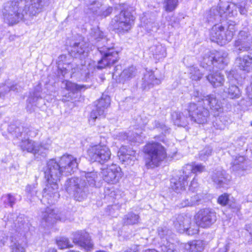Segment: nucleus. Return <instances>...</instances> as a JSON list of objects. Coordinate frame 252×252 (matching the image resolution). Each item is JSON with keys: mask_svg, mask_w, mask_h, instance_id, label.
Returning a JSON list of instances; mask_svg holds the SVG:
<instances>
[{"mask_svg": "<svg viewBox=\"0 0 252 252\" xmlns=\"http://www.w3.org/2000/svg\"><path fill=\"white\" fill-rule=\"evenodd\" d=\"M80 159L72 155H64L59 162L52 159L48 161L44 170L45 177L47 184L43 190L40 201L45 205L55 204L60 197L57 182L63 175L67 176L74 173L78 165Z\"/></svg>", "mask_w": 252, "mask_h": 252, "instance_id": "f257e3e1", "label": "nucleus"}, {"mask_svg": "<svg viewBox=\"0 0 252 252\" xmlns=\"http://www.w3.org/2000/svg\"><path fill=\"white\" fill-rule=\"evenodd\" d=\"M47 0H12L6 2L2 10L5 22L9 25L29 20L41 12Z\"/></svg>", "mask_w": 252, "mask_h": 252, "instance_id": "f03ea898", "label": "nucleus"}, {"mask_svg": "<svg viewBox=\"0 0 252 252\" xmlns=\"http://www.w3.org/2000/svg\"><path fill=\"white\" fill-rule=\"evenodd\" d=\"M98 178L96 172H83L80 178L73 177L66 180L64 188L70 194H72L74 199L81 201L87 197L90 188L95 186Z\"/></svg>", "mask_w": 252, "mask_h": 252, "instance_id": "7ed1b4c3", "label": "nucleus"}, {"mask_svg": "<svg viewBox=\"0 0 252 252\" xmlns=\"http://www.w3.org/2000/svg\"><path fill=\"white\" fill-rule=\"evenodd\" d=\"M233 52L237 54L248 52V55L236 59L240 69L250 72L252 69V35L248 30L240 31L233 44Z\"/></svg>", "mask_w": 252, "mask_h": 252, "instance_id": "20e7f679", "label": "nucleus"}, {"mask_svg": "<svg viewBox=\"0 0 252 252\" xmlns=\"http://www.w3.org/2000/svg\"><path fill=\"white\" fill-rule=\"evenodd\" d=\"M210 116L209 110L201 106V102L198 100L197 104L190 103L189 105L187 111L183 113L174 112L172 114V118L175 125L185 126L189 121L197 124H204L207 122Z\"/></svg>", "mask_w": 252, "mask_h": 252, "instance_id": "39448f33", "label": "nucleus"}, {"mask_svg": "<svg viewBox=\"0 0 252 252\" xmlns=\"http://www.w3.org/2000/svg\"><path fill=\"white\" fill-rule=\"evenodd\" d=\"M91 34L98 42L97 49L101 55V59L98 62L97 68L102 69L115 64L119 60L118 52L113 45H109V40L104 37L103 32L96 28L92 31Z\"/></svg>", "mask_w": 252, "mask_h": 252, "instance_id": "423d86ee", "label": "nucleus"}, {"mask_svg": "<svg viewBox=\"0 0 252 252\" xmlns=\"http://www.w3.org/2000/svg\"><path fill=\"white\" fill-rule=\"evenodd\" d=\"M241 2L234 0L232 3H224L220 5L219 8H212L207 16L209 23L220 22L228 16L234 17L237 15V9L242 15L246 16L247 9L245 7V0H240Z\"/></svg>", "mask_w": 252, "mask_h": 252, "instance_id": "0eeeda50", "label": "nucleus"}, {"mask_svg": "<svg viewBox=\"0 0 252 252\" xmlns=\"http://www.w3.org/2000/svg\"><path fill=\"white\" fill-rule=\"evenodd\" d=\"M36 133H33L28 128L16 127L12 132V135L21 140V148L23 151H27L34 155L38 154L42 157L46 155L47 149L38 142H36L29 139V136H35Z\"/></svg>", "mask_w": 252, "mask_h": 252, "instance_id": "6e6552de", "label": "nucleus"}, {"mask_svg": "<svg viewBox=\"0 0 252 252\" xmlns=\"http://www.w3.org/2000/svg\"><path fill=\"white\" fill-rule=\"evenodd\" d=\"M145 165L148 168H153L159 165L166 158L165 148L159 143H149L145 146Z\"/></svg>", "mask_w": 252, "mask_h": 252, "instance_id": "1a4fd4ad", "label": "nucleus"}, {"mask_svg": "<svg viewBox=\"0 0 252 252\" xmlns=\"http://www.w3.org/2000/svg\"><path fill=\"white\" fill-rule=\"evenodd\" d=\"M227 56V53L222 51L208 52L203 57L200 65L209 72H213L215 67L223 69L228 63Z\"/></svg>", "mask_w": 252, "mask_h": 252, "instance_id": "9d476101", "label": "nucleus"}, {"mask_svg": "<svg viewBox=\"0 0 252 252\" xmlns=\"http://www.w3.org/2000/svg\"><path fill=\"white\" fill-rule=\"evenodd\" d=\"M236 30L235 25L229 23L227 27L221 24H215L210 32V38L212 41L222 45L230 41Z\"/></svg>", "mask_w": 252, "mask_h": 252, "instance_id": "9b49d317", "label": "nucleus"}, {"mask_svg": "<svg viewBox=\"0 0 252 252\" xmlns=\"http://www.w3.org/2000/svg\"><path fill=\"white\" fill-rule=\"evenodd\" d=\"M134 17L128 9L122 10L119 15L116 16L112 21V24L115 29L119 32H127L133 24Z\"/></svg>", "mask_w": 252, "mask_h": 252, "instance_id": "f8f14e48", "label": "nucleus"}, {"mask_svg": "<svg viewBox=\"0 0 252 252\" xmlns=\"http://www.w3.org/2000/svg\"><path fill=\"white\" fill-rule=\"evenodd\" d=\"M89 157L92 161L103 164L108 161L111 157V152L105 145L98 144L90 147L88 150Z\"/></svg>", "mask_w": 252, "mask_h": 252, "instance_id": "ddd939ff", "label": "nucleus"}, {"mask_svg": "<svg viewBox=\"0 0 252 252\" xmlns=\"http://www.w3.org/2000/svg\"><path fill=\"white\" fill-rule=\"evenodd\" d=\"M196 224L202 228H208L214 224L216 220V213L211 209L200 210L195 216Z\"/></svg>", "mask_w": 252, "mask_h": 252, "instance_id": "4468645a", "label": "nucleus"}, {"mask_svg": "<svg viewBox=\"0 0 252 252\" xmlns=\"http://www.w3.org/2000/svg\"><path fill=\"white\" fill-rule=\"evenodd\" d=\"M66 218L65 212H60L57 209L47 208L46 210L42 212L41 223L44 227L49 226L58 220L64 221Z\"/></svg>", "mask_w": 252, "mask_h": 252, "instance_id": "2eb2a0df", "label": "nucleus"}, {"mask_svg": "<svg viewBox=\"0 0 252 252\" xmlns=\"http://www.w3.org/2000/svg\"><path fill=\"white\" fill-rule=\"evenodd\" d=\"M101 174L105 182L112 184L117 183L122 177L121 168L116 164L102 169Z\"/></svg>", "mask_w": 252, "mask_h": 252, "instance_id": "dca6fc26", "label": "nucleus"}, {"mask_svg": "<svg viewBox=\"0 0 252 252\" xmlns=\"http://www.w3.org/2000/svg\"><path fill=\"white\" fill-rule=\"evenodd\" d=\"M191 223V218L184 214L178 215L174 221V225L176 230L180 233L186 232L189 235L196 233L197 230H193L190 232L189 225Z\"/></svg>", "mask_w": 252, "mask_h": 252, "instance_id": "f3484780", "label": "nucleus"}, {"mask_svg": "<svg viewBox=\"0 0 252 252\" xmlns=\"http://www.w3.org/2000/svg\"><path fill=\"white\" fill-rule=\"evenodd\" d=\"M201 99L204 105H207L210 107L215 116H218L220 113L222 112V103L220 100L217 99L214 94L203 96Z\"/></svg>", "mask_w": 252, "mask_h": 252, "instance_id": "a211bd4d", "label": "nucleus"}, {"mask_svg": "<svg viewBox=\"0 0 252 252\" xmlns=\"http://www.w3.org/2000/svg\"><path fill=\"white\" fill-rule=\"evenodd\" d=\"M72 239L74 243L79 245L87 251H91L93 248L94 245L89 235L86 232H75Z\"/></svg>", "mask_w": 252, "mask_h": 252, "instance_id": "6ab92c4d", "label": "nucleus"}, {"mask_svg": "<svg viewBox=\"0 0 252 252\" xmlns=\"http://www.w3.org/2000/svg\"><path fill=\"white\" fill-rule=\"evenodd\" d=\"M189 180L188 175L183 170L182 174L178 177V178H174L171 179V188L177 193H180L185 190Z\"/></svg>", "mask_w": 252, "mask_h": 252, "instance_id": "aec40b11", "label": "nucleus"}, {"mask_svg": "<svg viewBox=\"0 0 252 252\" xmlns=\"http://www.w3.org/2000/svg\"><path fill=\"white\" fill-rule=\"evenodd\" d=\"M120 160L126 164H132L136 159V152L128 148L126 146H122L118 152Z\"/></svg>", "mask_w": 252, "mask_h": 252, "instance_id": "412c9836", "label": "nucleus"}, {"mask_svg": "<svg viewBox=\"0 0 252 252\" xmlns=\"http://www.w3.org/2000/svg\"><path fill=\"white\" fill-rule=\"evenodd\" d=\"M160 82V80L155 77L153 71H146L144 74V76L142 78L141 88L143 90L147 91L153 88L155 85L159 84Z\"/></svg>", "mask_w": 252, "mask_h": 252, "instance_id": "4be33fe9", "label": "nucleus"}, {"mask_svg": "<svg viewBox=\"0 0 252 252\" xmlns=\"http://www.w3.org/2000/svg\"><path fill=\"white\" fill-rule=\"evenodd\" d=\"M230 169L238 176H242L247 169L246 158L243 156H236L231 162Z\"/></svg>", "mask_w": 252, "mask_h": 252, "instance_id": "5701e85b", "label": "nucleus"}, {"mask_svg": "<svg viewBox=\"0 0 252 252\" xmlns=\"http://www.w3.org/2000/svg\"><path fill=\"white\" fill-rule=\"evenodd\" d=\"M212 179L219 188L224 187L230 182V176L222 169L215 170L212 173Z\"/></svg>", "mask_w": 252, "mask_h": 252, "instance_id": "b1692460", "label": "nucleus"}, {"mask_svg": "<svg viewBox=\"0 0 252 252\" xmlns=\"http://www.w3.org/2000/svg\"><path fill=\"white\" fill-rule=\"evenodd\" d=\"M185 174L188 175V177L190 179L193 174L197 176V174L201 173L205 171V167L202 164H196L195 163H191L186 165L183 169Z\"/></svg>", "mask_w": 252, "mask_h": 252, "instance_id": "393cba45", "label": "nucleus"}, {"mask_svg": "<svg viewBox=\"0 0 252 252\" xmlns=\"http://www.w3.org/2000/svg\"><path fill=\"white\" fill-rule=\"evenodd\" d=\"M149 54L156 60L165 58L166 56L165 48L159 43L151 46L149 48Z\"/></svg>", "mask_w": 252, "mask_h": 252, "instance_id": "a878e982", "label": "nucleus"}, {"mask_svg": "<svg viewBox=\"0 0 252 252\" xmlns=\"http://www.w3.org/2000/svg\"><path fill=\"white\" fill-rule=\"evenodd\" d=\"M158 236L161 239V243L167 242V244H168L170 241L174 240L175 237V235L171 230L166 226L159 227L158 229Z\"/></svg>", "mask_w": 252, "mask_h": 252, "instance_id": "bb28decb", "label": "nucleus"}, {"mask_svg": "<svg viewBox=\"0 0 252 252\" xmlns=\"http://www.w3.org/2000/svg\"><path fill=\"white\" fill-rule=\"evenodd\" d=\"M88 46V44L84 41L75 42L71 47L70 54L72 57L77 58L87 52Z\"/></svg>", "mask_w": 252, "mask_h": 252, "instance_id": "cd10ccee", "label": "nucleus"}, {"mask_svg": "<svg viewBox=\"0 0 252 252\" xmlns=\"http://www.w3.org/2000/svg\"><path fill=\"white\" fill-rule=\"evenodd\" d=\"M206 78L214 87L222 86L224 81V76L219 71H216L214 74H209Z\"/></svg>", "mask_w": 252, "mask_h": 252, "instance_id": "c85d7f7f", "label": "nucleus"}, {"mask_svg": "<svg viewBox=\"0 0 252 252\" xmlns=\"http://www.w3.org/2000/svg\"><path fill=\"white\" fill-rule=\"evenodd\" d=\"M5 226L14 229L16 231L20 232L25 227V221L22 217H18L14 220L8 219L7 221H6Z\"/></svg>", "mask_w": 252, "mask_h": 252, "instance_id": "c756f323", "label": "nucleus"}, {"mask_svg": "<svg viewBox=\"0 0 252 252\" xmlns=\"http://www.w3.org/2000/svg\"><path fill=\"white\" fill-rule=\"evenodd\" d=\"M41 90L42 88L40 84L35 86L33 91L30 93V95L27 99V102L32 106L36 105L37 100L41 98L40 95Z\"/></svg>", "mask_w": 252, "mask_h": 252, "instance_id": "7c9ffc66", "label": "nucleus"}, {"mask_svg": "<svg viewBox=\"0 0 252 252\" xmlns=\"http://www.w3.org/2000/svg\"><path fill=\"white\" fill-rule=\"evenodd\" d=\"M205 247V244L202 240H193L188 243L185 248L188 250H190L192 252H201Z\"/></svg>", "mask_w": 252, "mask_h": 252, "instance_id": "2f4dec72", "label": "nucleus"}, {"mask_svg": "<svg viewBox=\"0 0 252 252\" xmlns=\"http://www.w3.org/2000/svg\"><path fill=\"white\" fill-rule=\"evenodd\" d=\"M136 73V69L134 66H129L125 69L120 75V81L124 83L135 77Z\"/></svg>", "mask_w": 252, "mask_h": 252, "instance_id": "473e14b6", "label": "nucleus"}, {"mask_svg": "<svg viewBox=\"0 0 252 252\" xmlns=\"http://www.w3.org/2000/svg\"><path fill=\"white\" fill-rule=\"evenodd\" d=\"M117 138L119 140L125 141L127 140L133 143H140L142 141L141 136L137 133H133L130 135H127L125 132H121L117 135Z\"/></svg>", "mask_w": 252, "mask_h": 252, "instance_id": "72a5a7b5", "label": "nucleus"}, {"mask_svg": "<svg viewBox=\"0 0 252 252\" xmlns=\"http://www.w3.org/2000/svg\"><path fill=\"white\" fill-rule=\"evenodd\" d=\"M140 220L139 215L133 212H129L124 216L123 222L125 225H133L139 223Z\"/></svg>", "mask_w": 252, "mask_h": 252, "instance_id": "f704fd0d", "label": "nucleus"}, {"mask_svg": "<svg viewBox=\"0 0 252 252\" xmlns=\"http://www.w3.org/2000/svg\"><path fill=\"white\" fill-rule=\"evenodd\" d=\"M72 65L70 64H65V66H58V75L65 77L70 71L72 75L77 73L79 71V67L77 66L76 67L72 68Z\"/></svg>", "mask_w": 252, "mask_h": 252, "instance_id": "c9c22d12", "label": "nucleus"}, {"mask_svg": "<svg viewBox=\"0 0 252 252\" xmlns=\"http://www.w3.org/2000/svg\"><path fill=\"white\" fill-rule=\"evenodd\" d=\"M63 84H64V87L67 90L70 91L73 93L81 91L83 89L85 90L89 88V87L87 86L86 85H78L66 80L65 81V82H63Z\"/></svg>", "mask_w": 252, "mask_h": 252, "instance_id": "e433bc0d", "label": "nucleus"}, {"mask_svg": "<svg viewBox=\"0 0 252 252\" xmlns=\"http://www.w3.org/2000/svg\"><path fill=\"white\" fill-rule=\"evenodd\" d=\"M110 104V98L106 94H102L101 97L98 99L95 105V107L99 109L103 110L105 112V110Z\"/></svg>", "mask_w": 252, "mask_h": 252, "instance_id": "4c0bfd02", "label": "nucleus"}, {"mask_svg": "<svg viewBox=\"0 0 252 252\" xmlns=\"http://www.w3.org/2000/svg\"><path fill=\"white\" fill-rule=\"evenodd\" d=\"M104 117L105 114L103 110L94 106L90 113L89 121L91 125H94V122L97 119H100Z\"/></svg>", "mask_w": 252, "mask_h": 252, "instance_id": "58836bf2", "label": "nucleus"}, {"mask_svg": "<svg viewBox=\"0 0 252 252\" xmlns=\"http://www.w3.org/2000/svg\"><path fill=\"white\" fill-rule=\"evenodd\" d=\"M36 184L28 185L25 189L27 197L31 201L34 200L37 194Z\"/></svg>", "mask_w": 252, "mask_h": 252, "instance_id": "ea45409f", "label": "nucleus"}, {"mask_svg": "<svg viewBox=\"0 0 252 252\" xmlns=\"http://www.w3.org/2000/svg\"><path fill=\"white\" fill-rule=\"evenodd\" d=\"M1 200L5 207L7 206L13 207L16 202L15 196L11 193L3 195L1 198Z\"/></svg>", "mask_w": 252, "mask_h": 252, "instance_id": "a19ab883", "label": "nucleus"}, {"mask_svg": "<svg viewBox=\"0 0 252 252\" xmlns=\"http://www.w3.org/2000/svg\"><path fill=\"white\" fill-rule=\"evenodd\" d=\"M189 76L192 80L197 81L200 80L204 73H202L197 66H191L189 68Z\"/></svg>", "mask_w": 252, "mask_h": 252, "instance_id": "79ce46f5", "label": "nucleus"}, {"mask_svg": "<svg viewBox=\"0 0 252 252\" xmlns=\"http://www.w3.org/2000/svg\"><path fill=\"white\" fill-rule=\"evenodd\" d=\"M11 252H26V244L23 242H12L10 246Z\"/></svg>", "mask_w": 252, "mask_h": 252, "instance_id": "37998d69", "label": "nucleus"}, {"mask_svg": "<svg viewBox=\"0 0 252 252\" xmlns=\"http://www.w3.org/2000/svg\"><path fill=\"white\" fill-rule=\"evenodd\" d=\"M213 152V148L210 146L205 147L199 154V158L201 160L205 161L211 156Z\"/></svg>", "mask_w": 252, "mask_h": 252, "instance_id": "c03bdc74", "label": "nucleus"}, {"mask_svg": "<svg viewBox=\"0 0 252 252\" xmlns=\"http://www.w3.org/2000/svg\"><path fill=\"white\" fill-rule=\"evenodd\" d=\"M57 244L60 249H64L73 247L68 239L66 237H61L57 240Z\"/></svg>", "mask_w": 252, "mask_h": 252, "instance_id": "a18cd8bd", "label": "nucleus"}, {"mask_svg": "<svg viewBox=\"0 0 252 252\" xmlns=\"http://www.w3.org/2000/svg\"><path fill=\"white\" fill-rule=\"evenodd\" d=\"M178 0H165L164 7L167 12H171L174 10L177 7Z\"/></svg>", "mask_w": 252, "mask_h": 252, "instance_id": "49530a36", "label": "nucleus"}, {"mask_svg": "<svg viewBox=\"0 0 252 252\" xmlns=\"http://www.w3.org/2000/svg\"><path fill=\"white\" fill-rule=\"evenodd\" d=\"M218 202L222 206H225L228 204L232 208H236L237 209H239L235 204H233V205L229 204L228 195L225 193L222 194L219 197L218 199Z\"/></svg>", "mask_w": 252, "mask_h": 252, "instance_id": "de8ad7c7", "label": "nucleus"}, {"mask_svg": "<svg viewBox=\"0 0 252 252\" xmlns=\"http://www.w3.org/2000/svg\"><path fill=\"white\" fill-rule=\"evenodd\" d=\"M228 93L231 98H237L240 96V90L236 85H232L228 88Z\"/></svg>", "mask_w": 252, "mask_h": 252, "instance_id": "09e8293b", "label": "nucleus"}, {"mask_svg": "<svg viewBox=\"0 0 252 252\" xmlns=\"http://www.w3.org/2000/svg\"><path fill=\"white\" fill-rule=\"evenodd\" d=\"M226 126V121L224 117L216 118L213 123V126L216 129H224Z\"/></svg>", "mask_w": 252, "mask_h": 252, "instance_id": "8fccbe9b", "label": "nucleus"}, {"mask_svg": "<svg viewBox=\"0 0 252 252\" xmlns=\"http://www.w3.org/2000/svg\"><path fill=\"white\" fill-rule=\"evenodd\" d=\"M171 241H170L168 244H167V242L162 243L160 248L162 252H178L175 249V245Z\"/></svg>", "mask_w": 252, "mask_h": 252, "instance_id": "3c124183", "label": "nucleus"}, {"mask_svg": "<svg viewBox=\"0 0 252 252\" xmlns=\"http://www.w3.org/2000/svg\"><path fill=\"white\" fill-rule=\"evenodd\" d=\"M101 6L102 5L101 3L99 1H94V3L90 5L89 8L94 13L99 15V13Z\"/></svg>", "mask_w": 252, "mask_h": 252, "instance_id": "603ef678", "label": "nucleus"}, {"mask_svg": "<svg viewBox=\"0 0 252 252\" xmlns=\"http://www.w3.org/2000/svg\"><path fill=\"white\" fill-rule=\"evenodd\" d=\"M190 195H189L188 197H185V199H183L180 204V207H186L194 205V202L192 201V200L190 199Z\"/></svg>", "mask_w": 252, "mask_h": 252, "instance_id": "864d4df0", "label": "nucleus"}, {"mask_svg": "<svg viewBox=\"0 0 252 252\" xmlns=\"http://www.w3.org/2000/svg\"><path fill=\"white\" fill-rule=\"evenodd\" d=\"M113 8L112 7H102L99 13V15L103 17H106L109 15L112 12Z\"/></svg>", "mask_w": 252, "mask_h": 252, "instance_id": "5fc2aeb1", "label": "nucleus"}, {"mask_svg": "<svg viewBox=\"0 0 252 252\" xmlns=\"http://www.w3.org/2000/svg\"><path fill=\"white\" fill-rule=\"evenodd\" d=\"M198 186L199 185L197 182V179L196 176H194L189 185V189L193 192L196 190Z\"/></svg>", "mask_w": 252, "mask_h": 252, "instance_id": "6e6d98bb", "label": "nucleus"}, {"mask_svg": "<svg viewBox=\"0 0 252 252\" xmlns=\"http://www.w3.org/2000/svg\"><path fill=\"white\" fill-rule=\"evenodd\" d=\"M9 85L7 82L6 84L0 86V98L3 97L9 92Z\"/></svg>", "mask_w": 252, "mask_h": 252, "instance_id": "4d7b16f0", "label": "nucleus"}, {"mask_svg": "<svg viewBox=\"0 0 252 252\" xmlns=\"http://www.w3.org/2000/svg\"><path fill=\"white\" fill-rule=\"evenodd\" d=\"M104 193L106 195L110 196V197L116 198H117V194L115 190L113 188H109L106 187L104 189Z\"/></svg>", "mask_w": 252, "mask_h": 252, "instance_id": "13d9d810", "label": "nucleus"}, {"mask_svg": "<svg viewBox=\"0 0 252 252\" xmlns=\"http://www.w3.org/2000/svg\"><path fill=\"white\" fill-rule=\"evenodd\" d=\"M154 127L159 128L164 131H166L167 130V126L164 124L160 123L158 121H155L154 123Z\"/></svg>", "mask_w": 252, "mask_h": 252, "instance_id": "bf43d9fd", "label": "nucleus"}, {"mask_svg": "<svg viewBox=\"0 0 252 252\" xmlns=\"http://www.w3.org/2000/svg\"><path fill=\"white\" fill-rule=\"evenodd\" d=\"M8 237L3 231H0V245L4 246L8 241Z\"/></svg>", "mask_w": 252, "mask_h": 252, "instance_id": "052dcab7", "label": "nucleus"}, {"mask_svg": "<svg viewBox=\"0 0 252 252\" xmlns=\"http://www.w3.org/2000/svg\"><path fill=\"white\" fill-rule=\"evenodd\" d=\"M66 56L64 55H60L58 57V66H61L62 64H64V65H65V64H64L63 62L65 60V59H66Z\"/></svg>", "mask_w": 252, "mask_h": 252, "instance_id": "680f3d73", "label": "nucleus"}, {"mask_svg": "<svg viewBox=\"0 0 252 252\" xmlns=\"http://www.w3.org/2000/svg\"><path fill=\"white\" fill-rule=\"evenodd\" d=\"M190 199H191L192 201L194 202V205L197 204L198 202L201 200L200 197L198 194H194L193 195L190 196Z\"/></svg>", "mask_w": 252, "mask_h": 252, "instance_id": "e2e57ef3", "label": "nucleus"}, {"mask_svg": "<svg viewBox=\"0 0 252 252\" xmlns=\"http://www.w3.org/2000/svg\"><path fill=\"white\" fill-rule=\"evenodd\" d=\"M123 252H139L137 247L134 246L130 248H128L125 250Z\"/></svg>", "mask_w": 252, "mask_h": 252, "instance_id": "0e129e2a", "label": "nucleus"}, {"mask_svg": "<svg viewBox=\"0 0 252 252\" xmlns=\"http://www.w3.org/2000/svg\"><path fill=\"white\" fill-rule=\"evenodd\" d=\"M9 91H16L18 92V88H17V84H11V83H9Z\"/></svg>", "mask_w": 252, "mask_h": 252, "instance_id": "69168bd1", "label": "nucleus"}, {"mask_svg": "<svg viewBox=\"0 0 252 252\" xmlns=\"http://www.w3.org/2000/svg\"><path fill=\"white\" fill-rule=\"evenodd\" d=\"M192 97H194V99L201 97V94L198 91H194L192 94Z\"/></svg>", "mask_w": 252, "mask_h": 252, "instance_id": "338daca9", "label": "nucleus"}, {"mask_svg": "<svg viewBox=\"0 0 252 252\" xmlns=\"http://www.w3.org/2000/svg\"><path fill=\"white\" fill-rule=\"evenodd\" d=\"M144 252H158L154 249H153V250L149 249V250H145V251Z\"/></svg>", "mask_w": 252, "mask_h": 252, "instance_id": "774afa93", "label": "nucleus"}]
</instances>
